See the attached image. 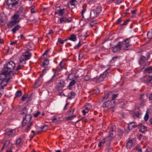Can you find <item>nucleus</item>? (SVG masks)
Returning a JSON list of instances; mask_svg holds the SVG:
<instances>
[{
    "mask_svg": "<svg viewBox=\"0 0 152 152\" xmlns=\"http://www.w3.org/2000/svg\"><path fill=\"white\" fill-rule=\"evenodd\" d=\"M40 112L39 111H38L37 113H35L34 114V117L35 118L37 117L40 114Z\"/></svg>",
    "mask_w": 152,
    "mask_h": 152,
    "instance_id": "nucleus-58",
    "label": "nucleus"
},
{
    "mask_svg": "<svg viewBox=\"0 0 152 152\" xmlns=\"http://www.w3.org/2000/svg\"><path fill=\"white\" fill-rule=\"evenodd\" d=\"M106 142V143H108V142H107L105 140V139H104V140H103L102 141L100 142L99 144L98 145V146L99 147H100L102 145V144H104V142Z\"/></svg>",
    "mask_w": 152,
    "mask_h": 152,
    "instance_id": "nucleus-42",
    "label": "nucleus"
},
{
    "mask_svg": "<svg viewBox=\"0 0 152 152\" xmlns=\"http://www.w3.org/2000/svg\"><path fill=\"white\" fill-rule=\"evenodd\" d=\"M41 84V82L39 80V79L35 81L34 85V87L35 88H37L40 86Z\"/></svg>",
    "mask_w": 152,
    "mask_h": 152,
    "instance_id": "nucleus-22",
    "label": "nucleus"
},
{
    "mask_svg": "<svg viewBox=\"0 0 152 152\" xmlns=\"http://www.w3.org/2000/svg\"><path fill=\"white\" fill-rule=\"evenodd\" d=\"M75 95V92H72L70 93V95L71 96L69 97L68 98L69 99H72L73 98Z\"/></svg>",
    "mask_w": 152,
    "mask_h": 152,
    "instance_id": "nucleus-39",
    "label": "nucleus"
},
{
    "mask_svg": "<svg viewBox=\"0 0 152 152\" xmlns=\"http://www.w3.org/2000/svg\"><path fill=\"white\" fill-rule=\"evenodd\" d=\"M22 123V126H23L26 125H27V126L25 129V131L26 132H28L29 131L31 126L33 125L32 122L28 121L26 119L23 118Z\"/></svg>",
    "mask_w": 152,
    "mask_h": 152,
    "instance_id": "nucleus-4",
    "label": "nucleus"
},
{
    "mask_svg": "<svg viewBox=\"0 0 152 152\" xmlns=\"http://www.w3.org/2000/svg\"><path fill=\"white\" fill-rule=\"evenodd\" d=\"M152 80V75H146L143 78V82L147 84H151L152 82L151 81Z\"/></svg>",
    "mask_w": 152,
    "mask_h": 152,
    "instance_id": "nucleus-10",
    "label": "nucleus"
},
{
    "mask_svg": "<svg viewBox=\"0 0 152 152\" xmlns=\"http://www.w3.org/2000/svg\"><path fill=\"white\" fill-rule=\"evenodd\" d=\"M148 117L149 115L147 113H146L144 117L145 121H147L148 119Z\"/></svg>",
    "mask_w": 152,
    "mask_h": 152,
    "instance_id": "nucleus-52",
    "label": "nucleus"
},
{
    "mask_svg": "<svg viewBox=\"0 0 152 152\" xmlns=\"http://www.w3.org/2000/svg\"><path fill=\"white\" fill-rule=\"evenodd\" d=\"M23 12H25L24 10L22 7H20L19 10L18 11V13H21Z\"/></svg>",
    "mask_w": 152,
    "mask_h": 152,
    "instance_id": "nucleus-47",
    "label": "nucleus"
},
{
    "mask_svg": "<svg viewBox=\"0 0 152 152\" xmlns=\"http://www.w3.org/2000/svg\"><path fill=\"white\" fill-rule=\"evenodd\" d=\"M19 15L18 14H15L14 15L12 16V19H14V20H19V21L20 20V19L21 18H20V19H18L19 18Z\"/></svg>",
    "mask_w": 152,
    "mask_h": 152,
    "instance_id": "nucleus-27",
    "label": "nucleus"
},
{
    "mask_svg": "<svg viewBox=\"0 0 152 152\" xmlns=\"http://www.w3.org/2000/svg\"><path fill=\"white\" fill-rule=\"evenodd\" d=\"M15 66V63L12 61H10L4 65L3 71L10 75L11 73L13 74L12 71Z\"/></svg>",
    "mask_w": 152,
    "mask_h": 152,
    "instance_id": "nucleus-3",
    "label": "nucleus"
},
{
    "mask_svg": "<svg viewBox=\"0 0 152 152\" xmlns=\"http://www.w3.org/2000/svg\"><path fill=\"white\" fill-rule=\"evenodd\" d=\"M130 38H127L125 39L123 42H121L122 44V45H127L130 42Z\"/></svg>",
    "mask_w": 152,
    "mask_h": 152,
    "instance_id": "nucleus-19",
    "label": "nucleus"
},
{
    "mask_svg": "<svg viewBox=\"0 0 152 152\" xmlns=\"http://www.w3.org/2000/svg\"><path fill=\"white\" fill-rule=\"evenodd\" d=\"M28 96V95L27 94H25L22 97L21 99L23 101H25L26 98H27V97Z\"/></svg>",
    "mask_w": 152,
    "mask_h": 152,
    "instance_id": "nucleus-44",
    "label": "nucleus"
},
{
    "mask_svg": "<svg viewBox=\"0 0 152 152\" xmlns=\"http://www.w3.org/2000/svg\"><path fill=\"white\" fill-rule=\"evenodd\" d=\"M16 0H7L6 2V4L9 7H11L13 1H15Z\"/></svg>",
    "mask_w": 152,
    "mask_h": 152,
    "instance_id": "nucleus-26",
    "label": "nucleus"
},
{
    "mask_svg": "<svg viewBox=\"0 0 152 152\" xmlns=\"http://www.w3.org/2000/svg\"><path fill=\"white\" fill-rule=\"evenodd\" d=\"M86 106L87 107V108L90 110L92 108L91 105L89 103L87 104Z\"/></svg>",
    "mask_w": 152,
    "mask_h": 152,
    "instance_id": "nucleus-54",
    "label": "nucleus"
},
{
    "mask_svg": "<svg viewBox=\"0 0 152 152\" xmlns=\"http://www.w3.org/2000/svg\"><path fill=\"white\" fill-rule=\"evenodd\" d=\"M95 11H96L97 14L99 15L102 11L101 7L100 6L97 7L96 9L95 10Z\"/></svg>",
    "mask_w": 152,
    "mask_h": 152,
    "instance_id": "nucleus-29",
    "label": "nucleus"
},
{
    "mask_svg": "<svg viewBox=\"0 0 152 152\" xmlns=\"http://www.w3.org/2000/svg\"><path fill=\"white\" fill-rule=\"evenodd\" d=\"M65 63L64 61H62L60 62L59 64V66L61 68V69L65 68Z\"/></svg>",
    "mask_w": 152,
    "mask_h": 152,
    "instance_id": "nucleus-34",
    "label": "nucleus"
},
{
    "mask_svg": "<svg viewBox=\"0 0 152 152\" xmlns=\"http://www.w3.org/2000/svg\"><path fill=\"white\" fill-rule=\"evenodd\" d=\"M64 16H63L60 19V21L61 23H64Z\"/></svg>",
    "mask_w": 152,
    "mask_h": 152,
    "instance_id": "nucleus-61",
    "label": "nucleus"
},
{
    "mask_svg": "<svg viewBox=\"0 0 152 152\" xmlns=\"http://www.w3.org/2000/svg\"><path fill=\"white\" fill-rule=\"evenodd\" d=\"M22 144L20 138L17 139L16 140V144L17 145H20Z\"/></svg>",
    "mask_w": 152,
    "mask_h": 152,
    "instance_id": "nucleus-40",
    "label": "nucleus"
},
{
    "mask_svg": "<svg viewBox=\"0 0 152 152\" xmlns=\"http://www.w3.org/2000/svg\"><path fill=\"white\" fill-rule=\"evenodd\" d=\"M119 58V57L118 56H114L112 58V59L111 60V61H116V59L117 58Z\"/></svg>",
    "mask_w": 152,
    "mask_h": 152,
    "instance_id": "nucleus-56",
    "label": "nucleus"
},
{
    "mask_svg": "<svg viewBox=\"0 0 152 152\" xmlns=\"http://www.w3.org/2000/svg\"><path fill=\"white\" fill-rule=\"evenodd\" d=\"M84 80L85 81H88L90 79V76L89 75H86L84 77Z\"/></svg>",
    "mask_w": 152,
    "mask_h": 152,
    "instance_id": "nucleus-50",
    "label": "nucleus"
},
{
    "mask_svg": "<svg viewBox=\"0 0 152 152\" xmlns=\"http://www.w3.org/2000/svg\"><path fill=\"white\" fill-rule=\"evenodd\" d=\"M132 141L129 140L126 143V147L127 148L130 149L132 145Z\"/></svg>",
    "mask_w": 152,
    "mask_h": 152,
    "instance_id": "nucleus-18",
    "label": "nucleus"
},
{
    "mask_svg": "<svg viewBox=\"0 0 152 152\" xmlns=\"http://www.w3.org/2000/svg\"><path fill=\"white\" fill-rule=\"evenodd\" d=\"M76 83V81L75 80H72L69 83V86L71 87L74 86Z\"/></svg>",
    "mask_w": 152,
    "mask_h": 152,
    "instance_id": "nucleus-37",
    "label": "nucleus"
},
{
    "mask_svg": "<svg viewBox=\"0 0 152 152\" xmlns=\"http://www.w3.org/2000/svg\"><path fill=\"white\" fill-rule=\"evenodd\" d=\"M68 39L75 42L77 38L75 35L72 34L69 38Z\"/></svg>",
    "mask_w": 152,
    "mask_h": 152,
    "instance_id": "nucleus-20",
    "label": "nucleus"
},
{
    "mask_svg": "<svg viewBox=\"0 0 152 152\" xmlns=\"http://www.w3.org/2000/svg\"><path fill=\"white\" fill-rule=\"evenodd\" d=\"M11 146L12 145L10 144V142L8 140L6 141L3 146L1 150H3L7 147L10 148Z\"/></svg>",
    "mask_w": 152,
    "mask_h": 152,
    "instance_id": "nucleus-15",
    "label": "nucleus"
},
{
    "mask_svg": "<svg viewBox=\"0 0 152 152\" xmlns=\"http://www.w3.org/2000/svg\"><path fill=\"white\" fill-rule=\"evenodd\" d=\"M109 94H108L105 95L104 97L99 99V102H101L103 101H104L105 100H107V99L109 97Z\"/></svg>",
    "mask_w": 152,
    "mask_h": 152,
    "instance_id": "nucleus-23",
    "label": "nucleus"
},
{
    "mask_svg": "<svg viewBox=\"0 0 152 152\" xmlns=\"http://www.w3.org/2000/svg\"><path fill=\"white\" fill-rule=\"evenodd\" d=\"M22 94V92L21 91H17L15 94V96L16 97H20Z\"/></svg>",
    "mask_w": 152,
    "mask_h": 152,
    "instance_id": "nucleus-30",
    "label": "nucleus"
},
{
    "mask_svg": "<svg viewBox=\"0 0 152 152\" xmlns=\"http://www.w3.org/2000/svg\"><path fill=\"white\" fill-rule=\"evenodd\" d=\"M83 42H81L80 41L77 46H75L74 47V48L75 49H76L79 48L83 44Z\"/></svg>",
    "mask_w": 152,
    "mask_h": 152,
    "instance_id": "nucleus-38",
    "label": "nucleus"
},
{
    "mask_svg": "<svg viewBox=\"0 0 152 152\" xmlns=\"http://www.w3.org/2000/svg\"><path fill=\"white\" fill-rule=\"evenodd\" d=\"M18 0H16L15 1H13L12 5L10 7L11 9H12V8L13 7L15 6L16 5H17L18 4Z\"/></svg>",
    "mask_w": 152,
    "mask_h": 152,
    "instance_id": "nucleus-33",
    "label": "nucleus"
},
{
    "mask_svg": "<svg viewBox=\"0 0 152 152\" xmlns=\"http://www.w3.org/2000/svg\"><path fill=\"white\" fill-rule=\"evenodd\" d=\"M91 28H97V27L96 26V24H94L93 23H91L90 24Z\"/></svg>",
    "mask_w": 152,
    "mask_h": 152,
    "instance_id": "nucleus-48",
    "label": "nucleus"
},
{
    "mask_svg": "<svg viewBox=\"0 0 152 152\" xmlns=\"http://www.w3.org/2000/svg\"><path fill=\"white\" fill-rule=\"evenodd\" d=\"M65 83L64 79H61L57 85V89L59 91L61 90L65 86Z\"/></svg>",
    "mask_w": 152,
    "mask_h": 152,
    "instance_id": "nucleus-6",
    "label": "nucleus"
},
{
    "mask_svg": "<svg viewBox=\"0 0 152 152\" xmlns=\"http://www.w3.org/2000/svg\"><path fill=\"white\" fill-rule=\"evenodd\" d=\"M122 20L121 18H120L118 19L117 22H116V23L117 24H119Z\"/></svg>",
    "mask_w": 152,
    "mask_h": 152,
    "instance_id": "nucleus-51",
    "label": "nucleus"
},
{
    "mask_svg": "<svg viewBox=\"0 0 152 152\" xmlns=\"http://www.w3.org/2000/svg\"><path fill=\"white\" fill-rule=\"evenodd\" d=\"M118 94H113L112 96V100L113 101L114 99L117 97Z\"/></svg>",
    "mask_w": 152,
    "mask_h": 152,
    "instance_id": "nucleus-53",
    "label": "nucleus"
},
{
    "mask_svg": "<svg viewBox=\"0 0 152 152\" xmlns=\"http://www.w3.org/2000/svg\"><path fill=\"white\" fill-rule=\"evenodd\" d=\"M141 113L137 111L134 113V115L133 116V117L134 118H135L136 117L140 118V116L141 115Z\"/></svg>",
    "mask_w": 152,
    "mask_h": 152,
    "instance_id": "nucleus-31",
    "label": "nucleus"
},
{
    "mask_svg": "<svg viewBox=\"0 0 152 152\" xmlns=\"http://www.w3.org/2000/svg\"><path fill=\"white\" fill-rule=\"evenodd\" d=\"M58 42L59 43L61 44H63L64 43V41L62 40L61 38H59L58 39Z\"/></svg>",
    "mask_w": 152,
    "mask_h": 152,
    "instance_id": "nucleus-57",
    "label": "nucleus"
},
{
    "mask_svg": "<svg viewBox=\"0 0 152 152\" xmlns=\"http://www.w3.org/2000/svg\"><path fill=\"white\" fill-rule=\"evenodd\" d=\"M140 130L142 132L144 133L147 130L146 127L145 126L143 125L141 127Z\"/></svg>",
    "mask_w": 152,
    "mask_h": 152,
    "instance_id": "nucleus-36",
    "label": "nucleus"
},
{
    "mask_svg": "<svg viewBox=\"0 0 152 152\" xmlns=\"http://www.w3.org/2000/svg\"><path fill=\"white\" fill-rule=\"evenodd\" d=\"M124 46H123L122 45L123 49L125 50H128L130 49L131 48V45H124Z\"/></svg>",
    "mask_w": 152,
    "mask_h": 152,
    "instance_id": "nucleus-25",
    "label": "nucleus"
},
{
    "mask_svg": "<svg viewBox=\"0 0 152 152\" xmlns=\"http://www.w3.org/2000/svg\"><path fill=\"white\" fill-rule=\"evenodd\" d=\"M115 104V101L108 100L104 103L103 107H107L110 106V107H113L114 106Z\"/></svg>",
    "mask_w": 152,
    "mask_h": 152,
    "instance_id": "nucleus-9",
    "label": "nucleus"
},
{
    "mask_svg": "<svg viewBox=\"0 0 152 152\" xmlns=\"http://www.w3.org/2000/svg\"><path fill=\"white\" fill-rule=\"evenodd\" d=\"M76 2V0H71L70 1V3L72 6H75V2Z\"/></svg>",
    "mask_w": 152,
    "mask_h": 152,
    "instance_id": "nucleus-49",
    "label": "nucleus"
},
{
    "mask_svg": "<svg viewBox=\"0 0 152 152\" xmlns=\"http://www.w3.org/2000/svg\"><path fill=\"white\" fill-rule=\"evenodd\" d=\"M130 20L129 19H128L127 20H126V21H125L123 23H122L120 25V27H122L123 26L126 25H127V24L129 22Z\"/></svg>",
    "mask_w": 152,
    "mask_h": 152,
    "instance_id": "nucleus-32",
    "label": "nucleus"
},
{
    "mask_svg": "<svg viewBox=\"0 0 152 152\" xmlns=\"http://www.w3.org/2000/svg\"><path fill=\"white\" fill-rule=\"evenodd\" d=\"M53 33V30H50L49 32L47 34V36L48 37L49 35H51Z\"/></svg>",
    "mask_w": 152,
    "mask_h": 152,
    "instance_id": "nucleus-59",
    "label": "nucleus"
},
{
    "mask_svg": "<svg viewBox=\"0 0 152 152\" xmlns=\"http://www.w3.org/2000/svg\"><path fill=\"white\" fill-rule=\"evenodd\" d=\"M144 71L147 73L149 74V75H152V67L149 66L145 69Z\"/></svg>",
    "mask_w": 152,
    "mask_h": 152,
    "instance_id": "nucleus-17",
    "label": "nucleus"
},
{
    "mask_svg": "<svg viewBox=\"0 0 152 152\" xmlns=\"http://www.w3.org/2000/svg\"><path fill=\"white\" fill-rule=\"evenodd\" d=\"M10 75L3 71L0 74V84L1 85V88H4V87L6 86L12 77H10Z\"/></svg>",
    "mask_w": 152,
    "mask_h": 152,
    "instance_id": "nucleus-2",
    "label": "nucleus"
},
{
    "mask_svg": "<svg viewBox=\"0 0 152 152\" xmlns=\"http://www.w3.org/2000/svg\"><path fill=\"white\" fill-rule=\"evenodd\" d=\"M64 12V9H60L58 14L59 16H62L63 15Z\"/></svg>",
    "mask_w": 152,
    "mask_h": 152,
    "instance_id": "nucleus-41",
    "label": "nucleus"
},
{
    "mask_svg": "<svg viewBox=\"0 0 152 152\" xmlns=\"http://www.w3.org/2000/svg\"><path fill=\"white\" fill-rule=\"evenodd\" d=\"M84 6L83 5V9L82 10L81 12V15L83 16V17H84L83 14L85 12L86 10V9L84 8Z\"/></svg>",
    "mask_w": 152,
    "mask_h": 152,
    "instance_id": "nucleus-46",
    "label": "nucleus"
},
{
    "mask_svg": "<svg viewBox=\"0 0 152 152\" xmlns=\"http://www.w3.org/2000/svg\"><path fill=\"white\" fill-rule=\"evenodd\" d=\"M18 14V15H19V17L20 16L23 17H24L25 15V12H21V13H19Z\"/></svg>",
    "mask_w": 152,
    "mask_h": 152,
    "instance_id": "nucleus-63",
    "label": "nucleus"
},
{
    "mask_svg": "<svg viewBox=\"0 0 152 152\" xmlns=\"http://www.w3.org/2000/svg\"><path fill=\"white\" fill-rule=\"evenodd\" d=\"M42 131H45L48 129V127L47 126H44L41 127Z\"/></svg>",
    "mask_w": 152,
    "mask_h": 152,
    "instance_id": "nucleus-45",
    "label": "nucleus"
},
{
    "mask_svg": "<svg viewBox=\"0 0 152 152\" xmlns=\"http://www.w3.org/2000/svg\"><path fill=\"white\" fill-rule=\"evenodd\" d=\"M90 15V18L93 19L97 17L98 15L97 14L95 10L93 9L91 11Z\"/></svg>",
    "mask_w": 152,
    "mask_h": 152,
    "instance_id": "nucleus-13",
    "label": "nucleus"
},
{
    "mask_svg": "<svg viewBox=\"0 0 152 152\" xmlns=\"http://www.w3.org/2000/svg\"><path fill=\"white\" fill-rule=\"evenodd\" d=\"M141 66H142L143 68H144L145 67L147 66V63L145 57L142 56H141L139 62Z\"/></svg>",
    "mask_w": 152,
    "mask_h": 152,
    "instance_id": "nucleus-8",
    "label": "nucleus"
},
{
    "mask_svg": "<svg viewBox=\"0 0 152 152\" xmlns=\"http://www.w3.org/2000/svg\"><path fill=\"white\" fill-rule=\"evenodd\" d=\"M108 143L109 144V148L108 149V152H112L113 151V148L110 147V143L108 142Z\"/></svg>",
    "mask_w": 152,
    "mask_h": 152,
    "instance_id": "nucleus-55",
    "label": "nucleus"
},
{
    "mask_svg": "<svg viewBox=\"0 0 152 152\" xmlns=\"http://www.w3.org/2000/svg\"><path fill=\"white\" fill-rule=\"evenodd\" d=\"M115 132L113 130V129L111 128L109 132V135L105 138L106 141L109 143H110L112 138L115 136Z\"/></svg>",
    "mask_w": 152,
    "mask_h": 152,
    "instance_id": "nucleus-5",
    "label": "nucleus"
},
{
    "mask_svg": "<svg viewBox=\"0 0 152 152\" xmlns=\"http://www.w3.org/2000/svg\"><path fill=\"white\" fill-rule=\"evenodd\" d=\"M15 133V131L14 130H7L5 132V134L7 135L9 137H12Z\"/></svg>",
    "mask_w": 152,
    "mask_h": 152,
    "instance_id": "nucleus-12",
    "label": "nucleus"
},
{
    "mask_svg": "<svg viewBox=\"0 0 152 152\" xmlns=\"http://www.w3.org/2000/svg\"><path fill=\"white\" fill-rule=\"evenodd\" d=\"M31 54L28 51H26L23 53L20 56L18 65L17 66L16 70L18 71L20 69H22L24 66V64H26V61L29 59L31 57Z\"/></svg>",
    "mask_w": 152,
    "mask_h": 152,
    "instance_id": "nucleus-1",
    "label": "nucleus"
},
{
    "mask_svg": "<svg viewBox=\"0 0 152 152\" xmlns=\"http://www.w3.org/2000/svg\"><path fill=\"white\" fill-rule=\"evenodd\" d=\"M32 117L30 115H26L25 117L23 118V119H26L28 121H30Z\"/></svg>",
    "mask_w": 152,
    "mask_h": 152,
    "instance_id": "nucleus-24",
    "label": "nucleus"
},
{
    "mask_svg": "<svg viewBox=\"0 0 152 152\" xmlns=\"http://www.w3.org/2000/svg\"><path fill=\"white\" fill-rule=\"evenodd\" d=\"M19 22V20H14L10 21L7 24V26L9 28H13V26L17 23Z\"/></svg>",
    "mask_w": 152,
    "mask_h": 152,
    "instance_id": "nucleus-11",
    "label": "nucleus"
},
{
    "mask_svg": "<svg viewBox=\"0 0 152 152\" xmlns=\"http://www.w3.org/2000/svg\"><path fill=\"white\" fill-rule=\"evenodd\" d=\"M109 72L110 69H107L102 74H101V75L104 78L105 77L108 76V73Z\"/></svg>",
    "mask_w": 152,
    "mask_h": 152,
    "instance_id": "nucleus-21",
    "label": "nucleus"
},
{
    "mask_svg": "<svg viewBox=\"0 0 152 152\" xmlns=\"http://www.w3.org/2000/svg\"><path fill=\"white\" fill-rule=\"evenodd\" d=\"M104 79V77H103L102 75H101L99 77H96L94 78L93 80L94 81L97 83H99L103 80Z\"/></svg>",
    "mask_w": 152,
    "mask_h": 152,
    "instance_id": "nucleus-16",
    "label": "nucleus"
},
{
    "mask_svg": "<svg viewBox=\"0 0 152 152\" xmlns=\"http://www.w3.org/2000/svg\"><path fill=\"white\" fill-rule=\"evenodd\" d=\"M152 151V149L151 148L148 147L146 149V151L147 152H151Z\"/></svg>",
    "mask_w": 152,
    "mask_h": 152,
    "instance_id": "nucleus-64",
    "label": "nucleus"
},
{
    "mask_svg": "<svg viewBox=\"0 0 152 152\" xmlns=\"http://www.w3.org/2000/svg\"><path fill=\"white\" fill-rule=\"evenodd\" d=\"M76 115H73L71 116H68L66 118V119L67 120H70L73 119L75 117Z\"/></svg>",
    "mask_w": 152,
    "mask_h": 152,
    "instance_id": "nucleus-43",
    "label": "nucleus"
},
{
    "mask_svg": "<svg viewBox=\"0 0 152 152\" xmlns=\"http://www.w3.org/2000/svg\"><path fill=\"white\" fill-rule=\"evenodd\" d=\"M49 64V61L48 59H46L44 60L43 62L42 66L44 67H45L47 66Z\"/></svg>",
    "mask_w": 152,
    "mask_h": 152,
    "instance_id": "nucleus-28",
    "label": "nucleus"
},
{
    "mask_svg": "<svg viewBox=\"0 0 152 152\" xmlns=\"http://www.w3.org/2000/svg\"><path fill=\"white\" fill-rule=\"evenodd\" d=\"M138 125L135 122H132L129 123L128 126V128L129 130H132L133 129L136 128Z\"/></svg>",
    "mask_w": 152,
    "mask_h": 152,
    "instance_id": "nucleus-14",
    "label": "nucleus"
},
{
    "mask_svg": "<svg viewBox=\"0 0 152 152\" xmlns=\"http://www.w3.org/2000/svg\"><path fill=\"white\" fill-rule=\"evenodd\" d=\"M89 110H83L82 111V112L83 114L84 115H85L88 112Z\"/></svg>",
    "mask_w": 152,
    "mask_h": 152,
    "instance_id": "nucleus-60",
    "label": "nucleus"
},
{
    "mask_svg": "<svg viewBox=\"0 0 152 152\" xmlns=\"http://www.w3.org/2000/svg\"><path fill=\"white\" fill-rule=\"evenodd\" d=\"M27 113V110L26 107L20 111V113L22 115L26 114Z\"/></svg>",
    "mask_w": 152,
    "mask_h": 152,
    "instance_id": "nucleus-35",
    "label": "nucleus"
},
{
    "mask_svg": "<svg viewBox=\"0 0 152 152\" xmlns=\"http://www.w3.org/2000/svg\"><path fill=\"white\" fill-rule=\"evenodd\" d=\"M121 43L120 42H118L116 45L112 48V51L113 53H117L119 52L121 47H122Z\"/></svg>",
    "mask_w": 152,
    "mask_h": 152,
    "instance_id": "nucleus-7",
    "label": "nucleus"
},
{
    "mask_svg": "<svg viewBox=\"0 0 152 152\" xmlns=\"http://www.w3.org/2000/svg\"><path fill=\"white\" fill-rule=\"evenodd\" d=\"M72 21V19L71 18L69 17V18H67L66 23H70Z\"/></svg>",
    "mask_w": 152,
    "mask_h": 152,
    "instance_id": "nucleus-62",
    "label": "nucleus"
}]
</instances>
